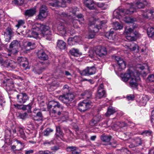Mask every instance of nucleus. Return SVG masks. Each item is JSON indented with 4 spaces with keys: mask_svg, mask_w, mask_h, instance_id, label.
I'll return each instance as SVG.
<instances>
[{
    "mask_svg": "<svg viewBox=\"0 0 154 154\" xmlns=\"http://www.w3.org/2000/svg\"><path fill=\"white\" fill-rule=\"evenodd\" d=\"M31 35L34 38L37 37L40 35L45 38L46 39L50 40L51 38V32L48 26L42 24H37L35 27L33 26L31 31H30Z\"/></svg>",
    "mask_w": 154,
    "mask_h": 154,
    "instance_id": "f257e3e1",
    "label": "nucleus"
},
{
    "mask_svg": "<svg viewBox=\"0 0 154 154\" xmlns=\"http://www.w3.org/2000/svg\"><path fill=\"white\" fill-rule=\"evenodd\" d=\"M122 80L126 82L129 80V86L132 89H137L140 80V77L135 75L134 72L129 69L124 74L121 75Z\"/></svg>",
    "mask_w": 154,
    "mask_h": 154,
    "instance_id": "f03ea898",
    "label": "nucleus"
},
{
    "mask_svg": "<svg viewBox=\"0 0 154 154\" xmlns=\"http://www.w3.org/2000/svg\"><path fill=\"white\" fill-rule=\"evenodd\" d=\"M48 107L50 109L51 116L55 117L61 115L63 108L59 102L54 100L51 101L48 104Z\"/></svg>",
    "mask_w": 154,
    "mask_h": 154,
    "instance_id": "7ed1b4c3",
    "label": "nucleus"
},
{
    "mask_svg": "<svg viewBox=\"0 0 154 154\" xmlns=\"http://www.w3.org/2000/svg\"><path fill=\"white\" fill-rule=\"evenodd\" d=\"M137 26L135 25L133 28H126L124 32L126 39L129 41H134L136 40L137 38L139 37L140 35L136 31L134 30V28Z\"/></svg>",
    "mask_w": 154,
    "mask_h": 154,
    "instance_id": "20e7f679",
    "label": "nucleus"
},
{
    "mask_svg": "<svg viewBox=\"0 0 154 154\" xmlns=\"http://www.w3.org/2000/svg\"><path fill=\"white\" fill-rule=\"evenodd\" d=\"M134 10L131 8L130 9H117L113 12V17L117 19H120L122 17V15L126 14H131L133 13Z\"/></svg>",
    "mask_w": 154,
    "mask_h": 154,
    "instance_id": "39448f33",
    "label": "nucleus"
},
{
    "mask_svg": "<svg viewBox=\"0 0 154 154\" xmlns=\"http://www.w3.org/2000/svg\"><path fill=\"white\" fill-rule=\"evenodd\" d=\"M74 98V95L71 93H69L60 96L59 99L63 103L67 104L71 102Z\"/></svg>",
    "mask_w": 154,
    "mask_h": 154,
    "instance_id": "423d86ee",
    "label": "nucleus"
},
{
    "mask_svg": "<svg viewBox=\"0 0 154 154\" xmlns=\"http://www.w3.org/2000/svg\"><path fill=\"white\" fill-rule=\"evenodd\" d=\"M76 7H73L69 8L67 10L66 12H60L59 14L61 17H68L75 15L76 12L78 11Z\"/></svg>",
    "mask_w": 154,
    "mask_h": 154,
    "instance_id": "0eeeda50",
    "label": "nucleus"
},
{
    "mask_svg": "<svg viewBox=\"0 0 154 154\" xmlns=\"http://www.w3.org/2000/svg\"><path fill=\"white\" fill-rule=\"evenodd\" d=\"M147 4L146 0H138V1L134 5H131L129 9L131 8L134 10V12L137 8H144L145 5Z\"/></svg>",
    "mask_w": 154,
    "mask_h": 154,
    "instance_id": "6e6552de",
    "label": "nucleus"
},
{
    "mask_svg": "<svg viewBox=\"0 0 154 154\" xmlns=\"http://www.w3.org/2000/svg\"><path fill=\"white\" fill-rule=\"evenodd\" d=\"M91 102L85 101L80 102L79 104L78 109L81 112H84L91 107Z\"/></svg>",
    "mask_w": 154,
    "mask_h": 154,
    "instance_id": "1a4fd4ad",
    "label": "nucleus"
},
{
    "mask_svg": "<svg viewBox=\"0 0 154 154\" xmlns=\"http://www.w3.org/2000/svg\"><path fill=\"white\" fill-rule=\"evenodd\" d=\"M17 101L18 103L20 104H24L29 99V97L25 93L19 94L17 96Z\"/></svg>",
    "mask_w": 154,
    "mask_h": 154,
    "instance_id": "9d476101",
    "label": "nucleus"
},
{
    "mask_svg": "<svg viewBox=\"0 0 154 154\" xmlns=\"http://www.w3.org/2000/svg\"><path fill=\"white\" fill-rule=\"evenodd\" d=\"M106 91L104 88L103 85L102 84H101L98 87L96 98L97 99H100L106 97Z\"/></svg>",
    "mask_w": 154,
    "mask_h": 154,
    "instance_id": "9b49d317",
    "label": "nucleus"
},
{
    "mask_svg": "<svg viewBox=\"0 0 154 154\" xmlns=\"http://www.w3.org/2000/svg\"><path fill=\"white\" fill-rule=\"evenodd\" d=\"M136 101L139 103L141 106H145L146 105L147 101L149 100L147 95H143L137 96Z\"/></svg>",
    "mask_w": 154,
    "mask_h": 154,
    "instance_id": "f8f14e48",
    "label": "nucleus"
},
{
    "mask_svg": "<svg viewBox=\"0 0 154 154\" xmlns=\"http://www.w3.org/2000/svg\"><path fill=\"white\" fill-rule=\"evenodd\" d=\"M1 65L5 67H10L12 69H15L17 66V63L10 60H4Z\"/></svg>",
    "mask_w": 154,
    "mask_h": 154,
    "instance_id": "ddd939ff",
    "label": "nucleus"
},
{
    "mask_svg": "<svg viewBox=\"0 0 154 154\" xmlns=\"http://www.w3.org/2000/svg\"><path fill=\"white\" fill-rule=\"evenodd\" d=\"M47 8L46 6L42 5L39 11V14L38 15V19L42 20L43 18H45L47 16L48 13L47 11Z\"/></svg>",
    "mask_w": 154,
    "mask_h": 154,
    "instance_id": "4468645a",
    "label": "nucleus"
},
{
    "mask_svg": "<svg viewBox=\"0 0 154 154\" xmlns=\"http://www.w3.org/2000/svg\"><path fill=\"white\" fill-rule=\"evenodd\" d=\"M96 69L94 67H87L81 72L82 75H89L95 74L96 72Z\"/></svg>",
    "mask_w": 154,
    "mask_h": 154,
    "instance_id": "2eb2a0df",
    "label": "nucleus"
},
{
    "mask_svg": "<svg viewBox=\"0 0 154 154\" xmlns=\"http://www.w3.org/2000/svg\"><path fill=\"white\" fill-rule=\"evenodd\" d=\"M115 59L117 62L119 67V70L121 71L124 69L126 66L125 62L119 56H115Z\"/></svg>",
    "mask_w": 154,
    "mask_h": 154,
    "instance_id": "dca6fc26",
    "label": "nucleus"
},
{
    "mask_svg": "<svg viewBox=\"0 0 154 154\" xmlns=\"http://www.w3.org/2000/svg\"><path fill=\"white\" fill-rule=\"evenodd\" d=\"M96 55L98 57H103L107 54V50L104 47L98 46L96 49Z\"/></svg>",
    "mask_w": 154,
    "mask_h": 154,
    "instance_id": "f3484780",
    "label": "nucleus"
},
{
    "mask_svg": "<svg viewBox=\"0 0 154 154\" xmlns=\"http://www.w3.org/2000/svg\"><path fill=\"white\" fill-rule=\"evenodd\" d=\"M138 68L141 70L140 74L143 77H146L149 71L148 66L146 64L144 66L140 65Z\"/></svg>",
    "mask_w": 154,
    "mask_h": 154,
    "instance_id": "a211bd4d",
    "label": "nucleus"
},
{
    "mask_svg": "<svg viewBox=\"0 0 154 154\" xmlns=\"http://www.w3.org/2000/svg\"><path fill=\"white\" fill-rule=\"evenodd\" d=\"M142 141L139 137H136L131 139V143L129 145L130 148L135 147L141 145Z\"/></svg>",
    "mask_w": 154,
    "mask_h": 154,
    "instance_id": "6ab92c4d",
    "label": "nucleus"
},
{
    "mask_svg": "<svg viewBox=\"0 0 154 154\" xmlns=\"http://www.w3.org/2000/svg\"><path fill=\"white\" fill-rule=\"evenodd\" d=\"M13 33V32L10 28L8 27L6 29L4 32V36L6 42H9L10 41Z\"/></svg>",
    "mask_w": 154,
    "mask_h": 154,
    "instance_id": "aec40b11",
    "label": "nucleus"
},
{
    "mask_svg": "<svg viewBox=\"0 0 154 154\" xmlns=\"http://www.w3.org/2000/svg\"><path fill=\"white\" fill-rule=\"evenodd\" d=\"M76 16L78 18V20H73L72 23L74 27L75 28H77L78 27V26L76 25V24L77 22H79L80 24H82L84 23V20L83 16L81 14L77 15Z\"/></svg>",
    "mask_w": 154,
    "mask_h": 154,
    "instance_id": "412c9836",
    "label": "nucleus"
},
{
    "mask_svg": "<svg viewBox=\"0 0 154 154\" xmlns=\"http://www.w3.org/2000/svg\"><path fill=\"white\" fill-rule=\"evenodd\" d=\"M84 3L86 7L90 10L95 9L96 4L93 0H85Z\"/></svg>",
    "mask_w": 154,
    "mask_h": 154,
    "instance_id": "4be33fe9",
    "label": "nucleus"
},
{
    "mask_svg": "<svg viewBox=\"0 0 154 154\" xmlns=\"http://www.w3.org/2000/svg\"><path fill=\"white\" fill-rule=\"evenodd\" d=\"M38 58L42 60H46L48 59V55L43 50H40L37 53Z\"/></svg>",
    "mask_w": 154,
    "mask_h": 154,
    "instance_id": "5701e85b",
    "label": "nucleus"
},
{
    "mask_svg": "<svg viewBox=\"0 0 154 154\" xmlns=\"http://www.w3.org/2000/svg\"><path fill=\"white\" fill-rule=\"evenodd\" d=\"M57 29L62 35H65L66 33V29L65 28L63 23H60L58 24Z\"/></svg>",
    "mask_w": 154,
    "mask_h": 154,
    "instance_id": "b1692460",
    "label": "nucleus"
},
{
    "mask_svg": "<svg viewBox=\"0 0 154 154\" xmlns=\"http://www.w3.org/2000/svg\"><path fill=\"white\" fill-rule=\"evenodd\" d=\"M37 110V109H34V112L36 114V116H35L34 120L37 121L42 120L43 118V116L42 112L40 111L37 112L36 111Z\"/></svg>",
    "mask_w": 154,
    "mask_h": 154,
    "instance_id": "393cba45",
    "label": "nucleus"
},
{
    "mask_svg": "<svg viewBox=\"0 0 154 154\" xmlns=\"http://www.w3.org/2000/svg\"><path fill=\"white\" fill-rule=\"evenodd\" d=\"M100 138L103 142L108 143L110 141L112 137L110 135H106L104 134L100 136Z\"/></svg>",
    "mask_w": 154,
    "mask_h": 154,
    "instance_id": "a878e982",
    "label": "nucleus"
},
{
    "mask_svg": "<svg viewBox=\"0 0 154 154\" xmlns=\"http://www.w3.org/2000/svg\"><path fill=\"white\" fill-rule=\"evenodd\" d=\"M66 43L63 41L59 40L57 42V46L61 50L65 49L66 48Z\"/></svg>",
    "mask_w": 154,
    "mask_h": 154,
    "instance_id": "bb28decb",
    "label": "nucleus"
},
{
    "mask_svg": "<svg viewBox=\"0 0 154 154\" xmlns=\"http://www.w3.org/2000/svg\"><path fill=\"white\" fill-rule=\"evenodd\" d=\"M36 12L35 9H30L26 10L25 12V15L28 17H32L34 15Z\"/></svg>",
    "mask_w": 154,
    "mask_h": 154,
    "instance_id": "cd10ccee",
    "label": "nucleus"
},
{
    "mask_svg": "<svg viewBox=\"0 0 154 154\" xmlns=\"http://www.w3.org/2000/svg\"><path fill=\"white\" fill-rule=\"evenodd\" d=\"M116 112V109L112 107L109 106L107 109V112L106 113L105 115L106 116H109L113 114Z\"/></svg>",
    "mask_w": 154,
    "mask_h": 154,
    "instance_id": "c85d7f7f",
    "label": "nucleus"
},
{
    "mask_svg": "<svg viewBox=\"0 0 154 154\" xmlns=\"http://www.w3.org/2000/svg\"><path fill=\"white\" fill-rule=\"evenodd\" d=\"M115 34L113 31L111 29L109 32H107L105 35L106 38L110 40H114L115 39Z\"/></svg>",
    "mask_w": 154,
    "mask_h": 154,
    "instance_id": "c756f323",
    "label": "nucleus"
},
{
    "mask_svg": "<svg viewBox=\"0 0 154 154\" xmlns=\"http://www.w3.org/2000/svg\"><path fill=\"white\" fill-rule=\"evenodd\" d=\"M128 47L131 51H134L136 50L137 51H139L138 46L134 42L131 43L130 45L128 46Z\"/></svg>",
    "mask_w": 154,
    "mask_h": 154,
    "instance_id": "7c9ffc66",
    "label": "nucleus"
},
{
    "mask_svg": "<svg viewBox=\"0 0 154 154\" xmlns=\"http://www.w3.org/2000/svg\"><path fill=\"white\" fill-rule=\"evenodd\" d=\"M69 52L72 55L75 57H78L81 55V53L79 52L78 49H77L72 48L70 50Z\"/></svg>",
    "mask_w": 154,
    "mask_h": 154,
    "instance_id": "2f4dec72",
    "label": "nucleus"
},
{
    "mask_svg": "<svg viewBox=\"0 0 154 154\" xmlns=\"http://www.w3.org/2000/svg\"><path fill=\"white\" fill-rule=\"evenodd\" d=\"M15 141L17 144V149H15V150L17 151L22 150L24 148L25 145L24 143L17 140H16Z\"/></svg>",
    "mask_w": 154,
    "mask_h": 154,
    "instance_id": "473e14b6",
    "label": "nucleus"
},
{
    "mask_svg": "<svg viewBox=\"0 0 154 154\" xmlns=\"http://www.w3.org/2000/svg\"><path fill=\"white\" fill-rule=\"evenodd\" d=\"M81 95L83 96L84 98L90 99L91 98L92 92L90 91H86L82 93Z\"/></svg>",
    "mask_w": 154,
    "mask_h": 154,
    "instance_id": "72a5a7b5",
    "label": "nucleus"
},
{
    "mask_svg": "<svg viewBox=\"0 0 154 154\" xmlns=\"http://www.w3.org/2000/svg\"><path fill=\"white\" fill-rule=\"evenodd\" d=\"M32 104L29 103L27 105H23L22 107V109L23 110H27L28 113L31 112V109L32 108Z\"/></svg>",
    "mask_w": 154,
    "mask_h": 154,
    "instance_id": "f704fd0d",
    "label": "nucleus"
},
{
    "mask_svg": "<svg viewBox=\"0 0 154 154\" xmlns=\"http://www.w3.org/2000/svg\"><path fill=\"white\" fill-rule=\"evenodd\" d=\"M45 69V68L43 67H36L33 69V71L36 74H40L42 73V72L44 71Z\"/></svg>",
    "mask_w": 154,
    "mask_h": 154,
    "instance_id": "c9c22d12",
    "label": "nucleus"
},
{
    "mask_svg": "<svg viewBox=\"0 0 154 154\" xmlns=\"http://www.w3.org/2000/svg\"><path fill=\"white\" fill-rule=\"evenodd\" d=\"M56 135L57 137H63V133L59 126L56 127Z\"/></svg>",
    "mask_w": 154,
    "mask_h": 154,
    "instance_id": "e433bc0d",
    "label": "nucleus"
},
{
    "mask_svg": "<svg viewBox=\"0 0 154 154\" xmlns=\"http://www.w3.org/2000/svg\"><path fill=\"white\" fill-rule=\"evenodd\" d=\"M100 118L99 119H97L96 118L97 116L94 117L93 119L90 122V124L91 126H94L96 124L97 122H99L100 120V118H101L100 116H99Z\"/></svg>",
    "mask_w": 154,
    "mask_h": 154,
    "instance_id": "4c0bfd02",
    "label": "nucleus"
},
{
    "mask_svg": "<svg viewBox=\"0 0 154 154\" xmlns=\"http://www.w3.org/2000/svg\"><path fill=\"white\" fill-rule=\"evenodd\" d=\"M19 45V43L18 41L17 40H14L10 44L9 48L10 49L13 48L16 49L18 46Z\"/></svg>",
    "mask_w": 154,
    "mask_h": 154,
    "instance_id": "58836bf2",
    "label": "nucleus"
},
{
    "mask_svg": "<svg viewBox=\"0 0 154 154\" xmlns=\"http://www.w3.org/2000/svg\"><path fill=\"white\" fill-rule=\"evenodd\" d=\"M123 20L124 21L127 23H133L136 21L135 19L127 17H122Z\"/></svg>",
    "mask_w": 154,
    "mask_h": 154,
    "instance_id": "ea45409f",
    "label": "nucleus"
},
{
    "mask_svg": "<svg viewBox=\"0 0 154 154\" xmlns=\"http://www.w3.org/2000/svg\"><path fill=\"white\" fill-rule=\"evenodd\" d=\"M147 33L148 36L151 37L154 35V28L152 27H149L147 30Z\"/></svg>",
    "mask_w": 154,
    "mask_h": 154,
    "instance_id": "a19ab883",
    "label": "nucleus"
},
{
    "mask_svg": "<svg viewBox=\"0 0 154 154\" xmlns=\"http://www.w3.org/2000/svg\"><path fill=\"white\" fill-rule=\"evenodd\" d=\"M18 131L19 132L20 136L21 138L25 140L26 138L25 134L23 131V128L18 127Z\"/></svg>",
    "mask_w": 154,
    "mask_h": 154,
    "instance_id": "79ce46f5",
    "label": "nucleus"
},
{
    "mask_svg": "<svg viewBox=\"0 0 154 154\" xmlns=\"http://www.w3.org/2000/svg\"><path fill=\"white\" fill-rule=\"evenodd\" d=\"M113 29L117 30L121 29L122 28V26L118 22H116L113 24Z\"/></svg>",
    "mask_w": 154,
    "mask_h": 154,
    "instance_id": "37998d69",
    "label": "nucleus"
},
{
    "mask_svg": "<svg viewBox=\"0 0 154 154\" xmlns=\"http://www.w3.org/2000/svg\"><path fill=\"white\" fill-rule=\"evenodd\" d=\"M95 34L94 30L89 31L88 34L87 35V38L88 39H92L94 38Z\"/></svg>",
    "mask_w": 154,
    "mask_h": 154,
    "instance_id": "c03bdc74",
    "label": "nucleus"
},
{
    "mask_svg": "<svg viewBox=\"0 0 154 154\" xmlns=\"http://www.w3.org/2000/svg\"><path fill=\"white\" fill-rule=\"evenodd\" d=\"M6 86L8 89H12L14 87V84L11 80H9V82L6 84Z\"/></svg>",
    "mask_w": 154,
    "mask_h": 154,
    "instance_id": "a18cd8bd",
    "label": "nucleus"
},
{
    "mask_svg": "<svg viewBox=\"0 0 154 154\" xmlns=\"http://www.w3.org/2000/svg\"><path fill=\"white\" fill-rule=\"evenodd\" d=\"M78 149V148L76 146H69L66 149V151L68 152H73L75 151Z\"/></svg>",
    "mask_w": 154,
    "mask_h": 154,
    "instance_id": "49530a36",
    "label": "nucleus"
},
{
    "mask_svg": "<svg viewBox=\"0 0 154 154\" xmlns=\"http://www.w3.org/2000/svg\"><path fill=\"white\" fill-rule=\"evenodd\" d=\"M147 81L152 82H154V73L148 75L147 78Z\"/></svg>",
    "mask_w": 154,
    "mask_h": 154,
    "instance_id": "de8ad7c7",
    "label": "nucleus"
},
{
    "mask_svg": "<svg viewBox=\"0 0 154 154\" xmlns=\"http://www.w3.org/2000/svg\"><path fill=\"white\" fill-rule=\"evenodd\" d=\"M53 130L50 128H47L44 132V134L45 136H48L52 132Z\"/></svg>",
    "mask_w": 154,
    "mask_h": 154,
    "instance_id": "09e8293b",
    "label": "nucleus"
},
{
    "mask_svg": "<svg viewBox=\"0 0 154 154\" xmlns=\"http://www.w3.org/2000/svg\"><path fill=\"white\" fill-rule=\"evenodd\" d=\"M27 59V58L25 57H19L17 58V61L18 63L20 64L26 60Z\"/></svg>",
    "mask_w": 154,
    "mask_h": 154,
    "instance_id": "8fccbe9b",
    "label": "nucleus"
},
{
    "mask_svg": "<svg viewBox=\"0 0 154 154\" xmlns=\"http://www.w3.org/2000/svg\"><path fill=\"white\" fill-rule=\"evenodd\" d=\"M24 2V0H14L12 2L15 5H20L23 4Z\"/></svg>",
    "mask_w": 154,
    "mask_h": 154,
    "instance_id": "3c124183",
    "label": "nucleus"
},
{
    "mask_svg": "<svg viewBox=\"0 0 154 154\" xmlns=\"http://www.w3.org/2000/svg\"><path fill=\"white\" fill-rule=\"evenodd\" d=\"M50 5L53 7H60L61 6V2L58 1H56L54 3H50Z\"/></svg>",
    "mask_w": 154,
    "mask_h": 154,
    "instance_id": "603ef678",
    "label": "nucleus"
},
{
    "mask_svg": "<svg viewBox=\"0 0 154 154\" xmlns=\"http://www.w3.org/2000/svg\"><path fill=\"white\" fill-rule=\"evenodd\" d=\"M148 10H146L145 11H142V15L146 19L149 18V15L148 13Z\"/></svg>",
    "mask_w": 154,
    "mask_h": 154,
    "instance_id": "864d4df0",
    "label": "nucleus"
},
{
    "mask_svg": "<svg viewBox=\"0 0 154 154\" xmlns=\"http://www.w3.org/2000/svg\"><path fill=\"white\" fill-rule=\"evenodd\" d=\"M29 62L27 59L22 64H20V66H22L25 69L28 68Z\"/></svg>",
    "mask_w": 154,
    "mask_h": 154,
    "instance_id": "5fc2aeb1",
    "label": "nucleus"
},
{
    "mask_svg": "<svg viewBox=\"0 0 154 154\" xmlns=\"http://www.w3.org/2000/svg\"><path fill=\"white\" fill-rule=\"evenodd\" d=\"M96 53V50H91L89 51V55L91 57H93L94 56H97Z\"/></svg>",
    "mask_w": 154,
    "mask_h": 154,
    "instance_id": "6e6d98bb",
    "label": "nucleus"
},
{
    "mask_svg": "<svg viewBox=\"0 0 154 154\" xmlns=\"http://www.w3.org/2000/svg\"><path fill=\"white\" fill-rule=\"evenodd\" d=\"M27 116V114L25 112L23 113H19L18 117L20 119H24L26 118Z\"/></svg>",
    "mask_w": 154,
    "mask_h": 154,
    "instance_id": "4d7b16f0",
    "label": "nucleus"
},
{
    "mask_svg": "<svg viewBox=\"0 0 154 154\" xmlns=\"http://www.w3.org/2000/svg\"><path fill=\"white\" fill-rule=\"evenodd\" d=\"M24 23L25 22L23 20H20L18 21L17 24L15 25V26L18 29L20 26L23 25Z\"/></svg>",
    "mask_w": 154,
    "mask_h": 154,
    "instance_id": "13d9d810",
    "label": "nucleus"
},
{
    "mask_svg": "<svg viewBox=\"0 0 154 154\" xmlns=\"http://www.w3.org/2000/svg\"><path fill=\"white\" fill-rule=\"evenodd\" d=\"M148 13L149 15V19L154 18V11L148 10Z\"/></svg>",
    "mask_w": 154,
    "mask_h": 154,
    "instance_id": "bf43d9fd",
    "label": "nucleus"
},
{
    "mask_svg": "<svg viewBox=\"0 0 154 154\" xmlns=\"http://www.w3.org/2000/svg\"><path fill=\"white\" fill-rule=\"evenodd\" d=\"M121 151V154H130V151H128L126 148L122 149Z\"/></svg>",
    "mask_w": 154,
    "mask_h": 154,
    "instance_id": "052dcab7",
    "label": "nucleus"
},
{
    "mask_svg": "<svg viewBox=\"0 0 154 154\" xmlns=\"http://www.w3.org/2000/svg\"><path fill=\"white\" fill-rule=\"evenodd\" d=\"M65 75L67 76V78L68 79H71L72 75L69 71H65Z\"/></svg>",
    "mask_w": 154,
    "mask_h": 154,
    "instance_id": "680f3d73",
    "label": "nucleus"
},
{
    "mask_svg": "<svg viewBox=\"0 0 154 154\" xmlns=\"http://www.w3.org/2000/svg\"><path fill=\"white\" fill-rule=\"evenodd\" d=\"M68 44L70 45H72L75 44V41L74 39L69 38L68 40Z\"/></svg>",
    "mask_w": 154,
    "mask_h": 154,
    "instance_id": "e2e57ef3",
    "label": "nucleus"
},
{
    "mask_svg": "<svg viewBox=\"0 0 154 154\" xmlns=\"http://www.w3.org/2000/svg\"><path fill=\"white\" fill-rule=\"evenodd\" d=\"M51 152L47 151H40L37 153V154H51Z\"/></svg>",
    "mask_w": 154,
    "mask_h": 154,
    "instance_id": "0e129e2a",
    "label": "nucleus"
},
{
    "mask_svg": "<svg viewBox=\"0 0 154 154\" xmlns=\"http://www.w3.org/2000/svg\"><path fill=\"white\" fill-rule=\"evenodd\" d=\"M127 99L128 100H133L134 96V95L130 94L126 97Z\"/></svg>",
    "mask_w": 154,
    "mask_h": 154,
    "instance_id": "69168bd1",
    "label": "nucleus"
},
{
    "mask_svg": "<svg viewBox=\"0 0 154 154\" xmlns=\"http://www.w3.org/2000/svg\"><path fill=\"white\" fill-rule=\"evenodd\" d=\"M152 132L150 131H145L143 132V134H145L147 136H150L152 134Z\"/></svg>",
    "mask_w": 154,
    "mask_h": 154,
    "instance_id": "338daca9",
    "label": "nucleus"
},
{
    "mask_svg": "<svg viewBox=\"0 0 154 154\" xmlns=\"http://www.w3.org/2000/svg\"><path fill=\"white\" fill-rule=\"evenodd\" d=\"M5 102L4 98L2 96H0V105L2 106L3 104Z\"/></svg>",
    "mask_w": 154,
    "mask_h": 154,
    "instance_id": "774afa93",
    "label": "nucleus"
}]
</instances>
